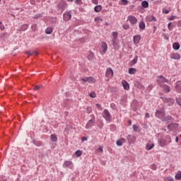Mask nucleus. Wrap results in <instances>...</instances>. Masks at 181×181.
<instances>
[{"label": "nucleus", "mask_w": 181, "mask_h": 181, "mask_svg": "<svg viewBox=\"0 0 181 181\" xmlns=\"http://www.w3.org/2000/svg\"><path fill=\"white\" fill-rule=\"evenodd\" d=\"M103 117L105 118L107 122H111L112 121V117L111 116V113H110V111L108 110L105 109L103 112Z\"/></svg>", "instance_id": "obj_1"}, {"label": "nucleus", "mask_w": 181, "mask_h": 181, "mask_svg": "<svg viewBox=\"0 0 181 181\" xmlns=\"http://www.w3.org/2000/svg\"><path fill=\"white\" fill-rule=\"evenodd\" d=\"M161 100H163V103H165V104H168V105L170 107L175 104V100L172 98H165L163 96L160 97Z\"/></svg>", "instance_id": "obj_2"}, {"label": "nucleus", "mask_w": 181, "mask_h": 181, "mask_svg": "<svg viewBox=\"0 0 181 181\" xmlns=\"http://www.w3.org/2000/svg\"><path fill=\"white\" fill-rule=\"evenodd\" d=\"M127 21L130 23L132 26H135L138 23V18L134 16H129L127 17Z\"/></svg>", "instance_id": "obj_3"}, {"label": "nucleus", "mask_w": 181, "mask_h": 181, "mask_svg": "<svg viewBox=\"0 0 181 181\" xmlns=\"http://www.w3.org/2000/svg\"><path fill=\"white\" fill-rule=\"evenodd\" d=\"M155 115L157 118H159V119H161L162 121L165 117V115H166V114L165 113V110H157L156 111Z\"/></svg>", "instance_id": "obj_4"}, {"label": "nucleus", "mask_w": 181, "mask_h": 181, "mask_svg": "<svg viewBox=\"0 0 181 181\" xmlns=\"http://www.w3.org/2000/svg\"><path fill=\"white\" fill-rule=\"evenodd\" d=\"M157 81L158 83V86H160L163 83H169V80L166 79V78L163 76H158L157 77Z\"/></svg>", "instance_id": "obj_5"}, {"label": "nucleus", "mask_w": 181, "mask_h": 181, "mask_svg": "<svg viewBox=\"0 0 181 181\" xmlns=\"http://www.w3.org/2000/svg\"><path fill=\"white\" fill-rule=\"evenodd\" d=\"M92 119H90L88 122L86 124V129H88L90 128H91V127H94V124L95 122V117H94V115H92Z\"/></svg>", "instance_id": "obj_6"}, {"label": "nucleus", "mask_w": 181, "mask_h": 181, "mask_svg": "<svg viewBox=\"0 0 181 181\" xmlns=\"http://www.w3.org/2000/svg\"><path fill=\"white\" fill-rule=\"evenodd\" d=\"M57 8H58L59 9H63V11H64V9L67 8V3H66V1H59L58 5L57 6Z\"/></svg>", "instance_id": "obj_7"}, {"label": "nucleus", "mask_w": 181, "mask_h": 181, "mask_svg": "<svg viewBox=\"0 0 181 181\" xmlns=\"http://www.w3.org/2000/svg\"><path fill=\"white\" fill-rule=\"evenodd\" d=\"M71 19V11H66L64 13V20L67 22Z\"/></svg>", "instance_id": "obj_8"}, {"label": "nucleus", "mask_w": 181, "mask_h": 181, "mask_svg": "<svg viewBox=\"0 0 181 181\" xmlns=\"http://www.w3.org/2000/svg\"><path fill=\"white\" fill-rule=\"evenodd\" d=\"M106 77L111 78L112 76H114V71H112V69L107 68L105 73Z\"/></svg>", "instance_id": "obj_9"}, {"label": "nucleus", "mask_w": 181, "mask_h": 181, "mask_svg": "<svg viewBox=\"0 0 181 181\" xmlns=\"http://www.w3.org/2000/svg\"><path fill=\"white\" fill-rule=\"evenodd\" d=\"M63 168H69L70 169H73V162L70 160L65 161L63 164Z\"/></svg>", "instance_id": "obj_10"}, {"label": "nucleus", "mask_w": 181, "mask_h": 181, "mask_svg": "<svg viewBox=\"0 0 181 181\" xmlns=\"http://www.w3.org/2000/svg\"><path fill=\"white\" fill-rule=\"evenodd\" d=\"M133 42L135 45H138L141 42V36L139 35H134L133 37Z\"/></svg>", "instance_id": "obj_11"}, {"label": "nucleus", "mask_w": 181, "mask_h": 181, "mask_svg": "<svg viewBox=\"0 0 181 181\" xmlns=\"http://www.w3.org/2000/svg\"><path fill=\"white\" fill-rule=\"evenodd\" d=\"M127 138L129 144H134L135 142L136 139L134 136L129 134Z\"/></svg>", "instance_id": "obj_12"}, {"label": "nucleus", "mask_w": 181, "mask_h": 181, "mask_svg": "<svg viewBox=\"0 0 181 181\" xmlns=\"http://www.w3.org/2000/svg\"><path fill=\"white\" fill-rule=\"evenodd\" d=\"M160 146H166L168 145V141L165 139H160L158 141Z\"/></svg>", "instance_id": "obj_13"}, {"label": "nucleus", "mask_w": 181, "mask_h": 181, "mask_svg": "<svg viewBox=\"0 0 181 181\" xmlns=\"http://www.w3.org/2000/svg\"><path fill=\"white\" fill-rule=\"evenodd\" d=\"M175 90L177 93H181V82L180 81H177L176 83L175 86Z\"/></svg>", "instance_id": "obj_14"}, {"label": "nucleus", "mask_w": 181, "mask_h": 181, "mask_svg": "<svg viewBox=\"0 0 181 181\" xmlns=\"http://www.w3.org/2000/svg\"><path fill=\"white\" fill-rule=\"evenodd\" d=\"M170 59H173V60H179V59H180V55L177 53L171 54Z\"/></svg>", "instance_id": "obj_15"}, {"label": "nucleus", "mask_w": 181, "mask_h": 181, "mask_svg": "<svg viewBox=\"0 0 181 181\" xmlns=\"http://www.w3.org/2000/svg\"><path fill=\"white\" fill-rule=\"evenodd\" d=\"M113 39L112 40L113 46H115V42L117 40V38L118 37V33L113 32L112 33Z\"/></svg>", "instance_id": "obj_16"}, {"label": "nucleus", "mask_w": 181, "mask_h": 181, "mask_svg": "<svg viewBox=\"0 0 181 181\" xmlns=\"http://www.w3.org/2000/svg\"><path fill=\"white\" fill-rule=\"evenodd\" d=\"M154 146H155V144H153V143H148L146 145V151H151V149L153 148Z\"/></svg>", "instance_id": "obj_17"}, {"label": "nucleus", "mask_w": 181, "mask_h": 181, "mask_svg": "<svg viewBox=\"0 0 181 181\" xmlns=\"http://www.w3.org/2000/svg\"><path fill=\"white\" fill-rule=\"evenodd\" d=\"M102 49H103V53H107V49L108 48V46L107 45L106 42H102Z\"/></svg>", "instance_id": "obj_18"}, {"label": "nucleus", "mask_w": 181, "mask_h": 181, "mask_svg": "<svg viewBox=\"0 0 181 181\" xmlns=\"http://www.w3.org/2000/svg\"><path fill=\"white\" fill-rule=\"evenodd\" d=\"M139 28L141 30H145V22L143 21H140Z\"/></svg>", "instance_id": "obj_19"}, {"label": "nucleus", "mask_w": 181, "mask_h": 181, "mask_svg": "<svg viewBox=\"0 0 181 181\" xmlns=\"http://www.w3.org/2000/svg\"><path fill=\"white\" fill-rule=\"evenodd\" d=\"M138 63V56H136L133 60L129 62V66H134V64H136Z\"/></svg>", "instance_id": "obj_20"}, {"label": "nucleus", "mask_w": 181, "mask_h": 181, "mask_svg": "<svg viewBox=\"0 0 181 181\" xmlns=\"http://www.w3.org/2000/svg\"><path fill=\"white\" fill-rule=\"evenodd\" d=\"M173 48L174 50H179V49H180V44H179V42H174L173 44Z\"/></svg>", "instance_id": "obj_21"}, {"label": "nucleus", "mask_w": 181, "mask_h": 181, "mask_svg": "<svg viewBox=\"0 0 181 181\" xmlns=\"http://www.w3.org/2000/svg\"><path fill=\"white\" fill-rule=\"evenodd\" d=\"M124 142H125V139L122 138L121 139L117 140L116 141V144H117V146H122V144H124Z\"/></svg>", "instance_id": "obj_22"}, {"label": "nucleus", "mask_w": 181, "mask_h": 181, "mask_svg": "<svg viewBox=\"0 0 181 181\" xmlns=\"http://www.w3.org/2000/svg\"><path fill=\"white\" fill-rule=\"evenodd\" d=\"M147 21H148V22H156V17H154L153 16H147L146 17Z\"/></svg>", "instance_id": "obj_23"}, {"label": "nucleus", "mask_w": 181, "mask_h": 181, "mask_svg": "<svg viewBox=\"0 0 181 181\" xmlns=\"http://www.w3.org/2000/svg\"><path fill=\"white\" fill-rule=\"evenodd\" d=\"M172 119H173V117H172V116H170V115H168L166 117L164 116L162 121L166 122L168 121H172Z\"/></svg>", "instance_id": "obj_24"}, {"label": "nucleus", "mask_w": 181, "mask_h": 181, "mask_svg": "<svg viewBox=\"0 0 181 181\" xmlns=\"http://www.w3.org/2000/svg\"><path fill=\"white\" fill-rule=\"evenodd\" d=\"M141 6L142 8H149V3L147 1H143L141 2Z\"/></svg>", "instance_id": "obj_25"}, {"label": "nucleus", "mask_w": 181, "mask_h": 181, "mask_svg": "<svg viewBox=\"0 0 181 181\" xmlns=\"http://www.w3.org/2000/svg\"><path fill=\"white\" fill-rule=\"evenodd\" d=\"M122 86L124 90H129V84L128 83V82L124 81V83H122Z\"/></svg>", "instance_id": "obj_26"}, {"label": "nucleus", "mask_w": 181, "mask_h": 181, "mask_svg": "<svg viewBox=\"0 0 181 181\" xmlns=\"http://www.w3.org/2000/svg\"><path fill=\"white\" fill-rule=\"evenodd\" d=\"M101 9H103V7L101 6V5L95 6L94 8L95 12H100Z\"/></svg>", "instance_id": "obj_27"}, {"label": "nucleus", "mask_w": 181, "mask_h": 181, "mask_svg": "<svg viewBox=\"0 0 181 181\" xmlns=\"http://www.w3.org/2000/svg\"><path fill=\"white\" fill-rule=\"evenodd\" d=\"M33 143L34 144V145H35V146H42V141H39L37 140H33Z\"/></svg>", "instance_id": "obj_28"}, {"label": "nucleus", "mask_w": 181, "mask_h": 181, "mask_svg": "<svg viewBox=\"0 0 181 181\" xmlns=\"http://www.w3.org/2000/svg\"><path fill=\"white\" fill-rule=\"evenodd\" d=\"M135 73H136V69L135 68L129 69V74H135Z\"/></svg>", "instance_id": "obj_29"}, {"label": "nucleus", "mask_w": 181, "mask_h": 181, "mask_svg": "<svg viewBox=\"0 0 181 181\" xmlns=\"http://www.w3.org/2000/svg\"><path fill=\"white\" fill-rule=\"evenodd\" d=\"M163 90L165 93H170V87H169L168 85L164 86Z\"/></svg>", "instance_id": "obj_30"}, {"label": "nucleus", "mask_w": 181, "mask_h": 181, "mask_svg": "<svg viewBox=\"0 0 181 181\" xmlns=\"http://www.w3.org/2000/svg\"><path fill=\"white\" fill-rule=\"evenodd\" d=\"M52 32H53V28H47L45 30V33H46L47 35H50V34L52 33Z\"/></svg>", "instance_id": "obj_31"}, {"label": "nucleus", "mask_w": 181, "mask_h": 181, "mask_svg": "<svg viewBox=\"0 0 181 181\" xmlns=\"http://www.w3.org/2000/svg\"><path fill=\"white\" fill-rule=\"evenodd\" d=\"M51 141L52 142H57V136L55 134L51 135Z\"/></svg>", "instance_id": "obj_32"}, {"label": "nucleus", "mask_w": 181, "mask_h": 181, "mask_svg": "<svg viewBox=\"0 0 181 181\" xmlns=\"http://www.w3.org/2000/svg\"><path fill=\"white\" fill-rule=\"evenodd\" d=\"M29 28V26L27 24H24L22 25L21 28L19 30V32H21L23 30H26Z\"/></svg>", "instance_id": "obj_33"}, {"label": "nucleus", "mask_w": 181, "mask_h": 181, "mask_svg": "<svg viewBox=\"0 0 181 181\" xmlns=\"http://www.w3.org/2000/svg\"><path fill=\"white\" fill-rule=\"evenodd\" d=\"M175 179L177 180H181V172L180 171H178L177 173L175 175Z\"/></svg>", "instance_id": "obj_34"}, {"label": "nucleus", "mask_w": 181, "mask_h": 181, "mask_svg": "<svg viewBox=\"0 0 181 181\" xmlns=\"http://www.w3.org/2000/svg\"><path fill=\"white\" fill-rule=\"evenodd\" d=\"M75 155L77 156V158H80V156L83 155V151L78 150L75 152Z\"/></svg>", "instance_id": "obj_35"}, {"label": "nucleus", "mask_w": 181, "mask_h": 181, "mask_svg": "<svg viewBox=\"0 0 181 181\" xmlns=\"http://www.w3.org/2000/svg\"><path fill=\"white\" fill-rule=\"evenodd\" d=\"M95 22L100 23V22H103V18L101 17H96L95 18Z\"/></svg>", "instance_id": "obj_36"}, {"label": "nucleus", "mask_w": 181, "mask_h": 181, "mask_svg": "<svg viewBox=\"0 0 181 181\" xmlns=\"http://www.w3.org/2000/svg\"><path fill=\"white\" fill-rule=\"evenodd\" d=\"M31 29H32V30H33V32H36L37 30V25L33 24L31 26Z\"/></svg>", "instance_id": "obj_37"}, {"label": "nucleus", "mask_w": 181, "mask_h": 181, "mask_svg": "<svg viewBox=\"0 0 181 181\" xmlns=\"http://www.w3.org/2000/svg\"><path fill=\"white\" fill-rule=\"evenodd\" d=\"M88 83H94V78L93 77H86Z\"/></svg>", "instance_id": "obj_38"}, {"label": "nucleus", "mask_w": 181, "mask_h": 181, "mask_svg": "<svg viewBox=\"0 0 181 181\" xmlns=\"http://www.w3.org/2000/svg\"><path fill=\"white\" fill-rule=\"evenodd\" d=\"M42 13H38L34 16L33 18V19H39L40 18H42Z\"/></svg>", "instance_id": "obj_39"}, {"label": "nucleus", "mask_w": 181, "mask_h": 181, "mask_svg": "<svg viewBox=\"0 0 181 181\" xmlns=\"http://www.w3.org/2000/svg\"><path fill=\"white\" fill-rule=\"evenodd\" d=\"M88 60H93L94 59V54L93 52L90 53V54L88 57Z\"/></svg>", "instance_id": "obj_40"}, {"label": "nucleus", "mask_w": 181, "mask_h": 181, "mask_svg": "<svg viewBox=\"0 0 181 181\" xmlns=\"http://www.w3.org/2000/svg\"><path fill=\"white\" fill-rule=\"evenodd\" d=\"M122 5H128L129 1L128 0H120Z\"/></svg>", "instance_id": "obj_41"}, {"label": "nucleus", "mask_w": 181, "mask_h": 181, "mask_svg": "<svg viewBox=\"0 0 181 181\" xmlns=\"http://www.w3.org/2000/svg\"><path fill=\"white\" fill-rule=\"evenodd\" d=\"M122 28L124 29V30H128V29H129V25L128 24H124Z\"/></svg>", "instance_id": "obj_42"}, {"label": "nucleus", "mask_w": 181, "mask_h": 181, "mask_svg": "<svg viewBox=\"0 0 181 181\" xmlns=\"http://www.w3.org/2000/svg\"><path fill=\"white\" fill-rule=\"evenodd\" d=\"M95 92H92L90 93V97H91V98H95Z\"/></svg>", "instance_id": "obj_43"}, {"label": "nucleus", "mask_w": 181, "mask_h": 181, "mask_svg": "<svg viewBox=\"0 0 181 181\" xmlns=\"http://www.w3.org/2000/svg\"><path fill=\"white\" fill-rule=\"evenodd\" d=\"M169 12H170V10H168L166 8L163 9V13L168 14V13H169Z\"/></svg>", "instance_id": "obj_44"}, {"label": "nucleus", "mask_w": 181, "mask_h": 181, "mask_svg": "<svg viewBox=\"0 0 181 181\" xmlns=\"http://www.w3.org/2000/svg\"><path fill=\"white\" fill-rule=\"evenodd\" d=\"M75 4H76V5H81V4H83V1L81 0H76Z\"/></svg>", "instance_id": "obj_45"}, {"label": "nucleus", "mask_w": 181, "mask_h": 181, "mask_svg": "<svg viewBox=\"0 0 181 181\" xmlns=\"http://www.w3.org/2000/svg\"><path fill=\"white\" fill-rule=\"evenodd\" d=\"M0 29L1 30H4L5 29V26L2 24V22H0Z\"/></svg>", "instance_id": "obj_46"}, {"label": "nucleus", "mask_w": 181, "mask_h": 181, "mask_svg": "<svg viewBox=\"0 0 181 181\" xmlns=\"http://www.w3.org/2000/svg\"><path fill=\"white\" fill-rule=\"evenodd\" d=\"M151 168L153 170H156V169H157L156 165H155V164L151 165Z\"/></svg>", "instance_id": "obj_47"}, {"label": "nucleus", "mask_w": 181, "mask_h": 181, "mask_svg": "<svg viewBox=\"0 0 181 181\" xmlns=\"http://www.w3.org/2000/svg\"><path fill=\"white\" fill-rule=\"evenodd\" d=\"M33 90H34L35 91H37V90H40V86H35L34 87Z\"/></svg>", "instance_id": "obj_48"}, {"label": "nucleus", "mask_w": 181, "mask_h": 181, "mask_svg": "<svg viewBox=\"0 0 181 181\" xmlns=\"http://www.w3.org/2000/svg\"><path fill=\"white\" fill-rule=\"evenodd\" d=\"M25 53L26 54H28V57L30 56H33V52H30L29 51H27Z\"/></svg>", "instance_id": "obj_49"}, {"label": "nucleus", "mask_w": 181, "mask_h": 181, "mask_svg": "<svg viewBox=\"0 0 181 181\" xmlns=\"http://www.w3.org/2000/svg\"><path fill=\"white\" fill-rule=\"evenodd\" d=\"M133 129L135 132L138 131V126H136V124H133Z\"/></svg>", "instance_id": "obj_50"}, {"label": "nucleus", "mask_w": 181, "mask_h": 181, "mask_svg": "<svg viewBox=\"0 0 181 181\" xmlns=\"http://www.w3.org/2000/svg\"><path fill=\"white\" fill-rule=\"evenodd\" d=\"M176 102L181 107V99L176 98Z\"/></svg>", "instance_id": "obj_51"}, {"label": "nucleus", "mask_w": 181, "mask_h": 181, "mask_svg": "<svg viewBox=\"0 0 181 181\" xmlns=\"http://www.w3.org/2000/svg\"><path fill=\"white\" fill-rule=\"evenodd\" d=\"M173 177H168L167 179H166V181H173Z\"/></svg>", "instance_id": "obj_52"}, {"label": "nucleus", "mask_w": 181, "mask_h": 181, "mask_svg": "<svg viewBox=\"0 0 181 181\" xmlns=\"http://www.w3.org/2000/svg\"><path fill=\"white\" fill-rule=\"evenodd\" d=\"M95 106L97 107V108H99L100 110H103V109L101 108V105H100L99 103H97V104L95 105Z\"/></svg>", "instance_id": "obj_53"}, {"label": "nucleus", "mask_w": 181, "mask_h": 181, "mask_svg": "<svg viewBox=\"0 0 181 181\" xmlns=\"http://www.w3.org/2000/svg\"><path fill=\"white\" fill-rule=\"evenodd\" d=\"M170 25H172V23H169L168 25V28L169 29V30H172V27H170Z\"/></svg>", "instance_id": "obj_54"}, {"label": "nucleus", "mask_w": 181, "mask_h": 181, "mask_svg": "<svg viewBox=\"0 0 181 181\" xmlns=\"http://www.w3.org/2000/svg\"><path fill=\"white\" fill-rule=\"evenodd\" d=\"M93 4H95V5H97V4H98V0H92Z\"/></svg>", "instance_id": "obj_55"}, {"label": "nucleus", "mask_w": 181, "mask_h": 181, "mask_svg": "<svg viewBox=\"0 0 181 181\" xmlns=\"http://www.w3.org/2000/svg\"><path fill=\"white\" fill-rule=\"evenodd\" d=\"M81 81H84L85 83L88 82L87 78H81Z\"/></svg>", "instance_id": "obj_56"}, {"label": "nucleus", "mask_w": 181, "mask_h": 181, "mask_svg": "<svg viewBox=\"0 0 181 181\" xmlns=\"http://www.w3.org/2000/svg\"><path fill=\"white\" fill-rule=\"evenodd\" d=\"M175 19V17L173 16H172L171 17H170L168 18V21H173Z\"/></svg>", "instance_id": "obj_57"}, {"label": "nucleus", "mask_w": 181, "mask_h": 181, "mask_svg": "<svg viewBox=\"0 0 181 181\" xmlns=\"http://www.w3.org/2000/svg\"><path fill=\"white\" fill-rule=\"evenodd\" d=\"M88 113L90 114L91 112V107H87Z\"/></svg>", "instance_id": "obj_58"}, {"label": "nucleus", "mask_w": 181, "mask_h": 181, "mask_svg": "<svg viewBox=\"0 0 181 181\" xmlns=\"http://www.w3.org/2000/svg\"><path fill=\"white\" fill-rule=\"evenodd\" d=\"M81 140L83 142H84V141H87V137H82Z\"/></svg>", "instance_id": "obj_59"}, {"label": "nucleus", "mask_w": 181, "mask_h": 181, "mask_svg": "<svg viewBox=\"0 0 181 181\" xmlns=\"http://www.w3.org/2000/svg\"><path fill=\"white\" fill-rule=\"evenodd\" d=\"M33 54H35V56H37V54H38L37 52H36V51L33 52Z\"/></svg>", "instance_id": "obj_60"}, {"label": "nucleus", "mask_w": 181, "mask_h": 181, "mask_svg": "<svg viewBox=\"0 0 181 181\" xmlns=\"http://www.w3.org/2000/svg\"><path fill=\"white\" fill-rule=\"evenodd\" d=\"M128 124H129V125H132V121L128 120Z\"/></svg>", "instance_id": "obj_61"}, {"label": "nucleus", "mask_w": 181, "mask_h": 181, "mask_svg": "<svg viewBox=\"0 0 181 181\" xmlns=\"http://www.w3.org/2000/svg\"><path fill=\"white\" fill-rule=\"evenodd\" d=\"M150 115L149 113H146V118H149Z\"/></svg>", "instance_id": "obj_62"}, {"label": "nucleus", "mask_w": 181, "mask_h": 181, "mask_svg": "<svg viewBox=\"0 0 181 181\" xmlns=\"http://www.w3.org/2000/svg\"><path fill=\"white\" fill-rule=\"evenodd\" d=\"M175 142H179V137L175 138Z\"/></svg>", "instance_id": "obj_63"}, {"label": "nucleus", "mask_w": 181, "mask_h": 181, "mask_svg": "<svg viewBox=\"0 0 181 181\" xmlns=\"http://www.w3.org/2000/svg\"><path fill=\"white\" fill-rule=\"evenodd\" d=\"M99 151H100V152H103V147H100V148H99Z\"/></svg>", "instance_id": "obj_64"}]
</instances>
